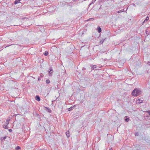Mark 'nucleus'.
<instances>
[{
    "mask_svg": "<svg viewBox=\"0 0 150 150\" xmlns=\"http://www.w3.org/2000/svg\"><path fill=\"white\" fill-rule=\"evenodd\" d=\"M139 134V133L138 132H136L135 133V135L136 136H137Z\"/></svg>",
    "mask_w": 150,
    "mask_h": 150,
    "instance_id": "19",
    "label": "nucleus"
},
{
    "mask_svg": "<svg viewBox=\"0 0 150 150\" xmlns=\"http://www.w3.org/2000/svg\"><path fill=\"white\" fill-rule=\"evenodd\" d=\"M96 1V0H94V1Z\"/></svg>",
    "mask_w": 150,
    "mask_h": 150,
    "instance_id": "29",
    "label": "nucleus"
},
{
    "mask_svg": "<svg viewBox=\"0 0 150 150\" xmlns=\"http://www.w3.org/2000/svg\"><path fill=\"white\" fill-rule=\"evenodd\" d=\"M141 93V91L138 88H136L133 90L132 95L134 96H137L140 95Z\"/></svg>",
    "mask_w": 150,
    "mask_h": 150,
    "instance_id": "1",
    "label": "nucleus"
},
{
    "mask_svg": "<svg viewBox=\"0 0 150 150\" xmlns=\"http://www.w3.org/2000/svg\"><path fill=\"white\" fill-rule=\"evenodd\" d=\"M15 149L16 150L20 149H21V147L19 146H17L16 147Z\"/></svg>",
    "mask_w": 150,
    "mask_h": 150,
    "instance_id": "13",
    "label": "nucleus"
},
{
    "mask_svg": "<svg viewBox=\"0 0 150 150\" xmlns=\"http://www.w3.org/2000/svg\"><path fill=\"white\" fill-rule=\"evenodd\" d=\"M75 106V105H74L72 107H71V108H69V111L71 110H72L73 108H74Z\"/></svg>",
    "mask_w": 150,
    "mask_h": 150,
    "instance_id": "12",
    "label": "nucleus"
},
{
    "mask_svg": "<svg viewBox=\"0 0 150 150\" xmlns=\"http://www.w3.org/2000/svg\"><path fill=\"white\" fill-rule=\"evenodd\" d=\"M94 66L93 65H91V67L92 68V70H93V69H94V68L93 67Z\"/></svg>",
    "mask_w": 150,
    "mask_h": 150,
    "instance_id": "21",
    "label": "nucleus"
},
{
    "mask_svg": "<svg viewBox=\"0 0 150 150\" xmlns=\"http://www.w3.org/2000/svg\"><path fill=\"white\" fill-rule=\"evenodd\" d=\"M6 136L2 137L1 138V139L2 141H3L6 138Z\"/></svg>",
    "mask_w": 150,
    "mask_h": 150,
    "instance_id": "9",
    "label": "nucleus"
},
{
    "mask_svg": "<svg viewBox=\"0 0 150 150\" xmlns=\"http://www.w3.org/2000/svg\"><path fill=\"white\" fill-rule=\"evenodd\" d=\"M125 121L127 122H128L129 121V119L128 118H126L125 119Z\"/></svg>",
    "mask_w": 150,
    "mask_h": 150,
    "instance_id": "16",
    "label": "nucleus"
},
{
    "mask_svg": "<svg viewBox=\"0 0 150 150\" xmlns=\"http://www.w3.org/2000/svg\"><path fill=\"white\" fill-rule=\"evenodd\" d=\"M142 102H143V100H140L139 99H137V103H142Z\"/></svg>",
    "mask_w": 150,
    "mask_h": 150,
    "instance_id": "4",
    "label": "nucleus"
},
{
    "mask_svg": "<svg viewBox=\"0 0 150 150\" xmlns=\"http://www.w3.org/2000/svg\"><path fill=\"white\" fill-rule=\"evenodd\" d=\"M46 82L47 84H48L50 82V81L49 80H47L46 81Z\"/></svg>",
    "mask_w": 150,
    "mask_h": 150,
    "instance_id": "14",
    "label": "nucleus"
},
{
    "mask_svg": "<svg viewBox=\"0 0 150 150\" xmlns=\"http://www.w3.org/2000/svg\"><path fill=\"white\" fill-rule=\"evenodd\" d=\"M122 11V10H120L119 11H118L117 12V13H121V12H123V11Z\"/></svg>",
    "mask_w": 150,
    "mask_h": 150,
    "instance_id": "15",
    "label": "nucleus"
},
{
    "mask_svg": "<svg viewBox=\"0 0 150 150\" xmlns=\"http://www.w3.org/2000/svg\"><path fill=\"white\" fill-rule=\"evenodd\" d=\"M149 19V17L148 16H147V17H146V19L143 22V23H144L146 21H147Z\"/></svg>",
    "mask_w": 150,
    "mask_h": 150,
    "instance_id": "10",
    "label": "nucleus"
},
{
    "mask_svg": "<svg viewBox=\"0 0 150 150\" xmlns=\"http://www.w3.org/2000/svg\"><path fill=\"white\" fill-rule=\"evenodd\" d=\"M96 1V0H94V1Z\"/></svg>",
    "mask_w": 150,
    "mask_h": 150,
    "instance_id": "30",
    "label": "nucleus"
},
{
    "mask_svg": "<svg viewBox=\"0 0 150 150\" xmlns=\"http://www.w3.org/2000/svg\"><path fill=\"white\" fill-rule=\"evenodd\" d=\"M36 100L37 101H39L40 100V97L38 96H36L35 97Z\"/></svg>",
    "mask_w": 150,
    "mask_h": 150,
    "instance_id": "5",
    "label": "nucleus"
},
{
    "mask_svg": "<svg viewBox=\"0 0 150 150\" xmlns=\"http://www.w3.org/2000/svg\"><path fill=\"white\" fill-rule=\"evenodd\" d=\"M9 122L5 123L3 126V127L5 129H7L8 128V125L9 124Z\"/></svg>",
    "mask_w": 150,
    "mask_h": 150,
    "instance_id": "3",
    "label": "nucleus"
},
{
    "mask_svg": "<svg viewBox=\"0 0 150 150\" xmlns=\"http://www.w3.org/2000/svg\"><path fill=\"white\" fill-rule=\"evenodd\" d=\"M96 1V0H94V1Z\"/></svg>",
    "mask_w": 150,
    "mask_h": 150,
    "instance_id": "31",
    "label": "nucleus"
},
{
    "mask_svg": "<svg viewBox=\"0 0 150 150\" xmlns=\"http://www.w3.org/2000/svg\"><path fill=\"white\" fill-rule=\"evenodd\" d=\"M97 30L99 33H100L101 31V28L99 26H98Z\"/></svg>",
    "mask_w": 150,
    "mask_h": 150,
    "instance_id": "6",
    "label": "nucleus"
},
{
    "mask_svg": "<svg viewBox=\"0 0 150 150\" xmlns=\"http://www.w3.org/2000/svg\"><path fill=\"white\" fill-rule=\"evenodd\" d=\"M110 150H112V149H110Z\"/></svg>",
    "mask_w": 150,
    "mask_h": 150,
    "instance_id": "27",
    "label": "nucleus"
},
{
    "mask_svg": "<svg viewBox=\"0 0 150 150\" xmlns=\"http://www.w3.org/2000/svg\"><path fill=\"white\" fill-rule=\"evenodd\" d=\"M48 52L47 51H45V53L44 54L45 55V56H47L48 55Z\"/></svg>",
    "mask_w": 150,
    "mask_h": 150,
    "instance_id": "11",
    "label": "nucleus"
},
{
    "mask_svg": "<svg viewBox=\"0 0 150 150\" xmlns=\"http://www.w3.org/2000/svg\"><path fill=\"white\" fill-rule=\"evenodd\" d=\"M10 121V119L8 118L6 120V123H8V122H9V121Z\"/></svg>",
    "mask_w": 150,
    "mask_h": 150,
    "instance_id": "20",
    "label": "nucleus"
},
{
    "mask_svg": "<svg viewBox=\"0 0 150 150\" xmlns=\"http://www.w3.org/2000/svg\"><path fill=\"white\" fill-rule=\"evenodd\" d=\"M8 130L10 132H11L12 131V130L11 129H9Z\"/></svg>",
    "mask_w": 150,
    "mask_h": 150,
    "instance_id": "23",
    "label": "nucleus"
},
{
    "mask_svg": "<svg viewBox=\"0 0 150 150\" xmlns=\"http://www.w3.org/2000/svg\"><path fill=\"white\" fill-rule=\"evenodd\" d=\"M149 65H150V62H149Z\"/></svg>",
    "mask_w": 150,
    "mask_h": 150,
    "instance_id": "26",
    "label": "nucleus"
},
{
    "mask_svg": "<svg viewBox=\"0 0 150 150\" xmlns=\"http://www.w3.org/2000/svg\"><path fill=\"white\" fill-rule=\"evenodd\" d=\"M20 0H16L14 3V4H16L20 2Z\"/></svg>",
    "mask_w": 150,
    "mask_h": 150,
    "instance_id": "7",
    "label": "nucleus"
},
{
    "mask_svg": "<svg viewBox=\"0 0 150 150\" xmlns=\"http://www.w3.org/2000/svg\"><path fill=\"white\" fill-rule=\"evenodd\" d=\"M147 112H148L149 115H150V111H147Z\"/></svg>",
    "mask_w": 150,
    "mask_h": 150,
    "instance_id": "25",
    "label": "nucleus"
},
{
    "mask_svg": "<svg viewBox=\"0 0 150 150\" xmlns=\"http://www.w3.org/2000/svg\"><path fill=\"white\" fill-rule=\"evenodd\" d=\"M43 76V75L42 73H41L40 74V77H42Z\"/></svg>",
    "mask_w": 150,
    "mask_h": 150,
    "instance_id": "17",
    "label": "nucleus"
},
{
    "mask_svg": "<svg viewBox=\"0 0 150 150\" xmlns=\"http://www.w3.org/2000/svg\"><path fill=\"white\" fill-rule=\"evenodd\" d=\"M66 135L68 137H69V132L68 131L66 132Z\"/></svg>",
    "mask_w": 150,
    "mask_h": 150,
    "instance_id": "8",
    "label": "nucleus"
},
{
    "mask_svg": "<svg viewBox=\"0 0 150 150\" xmlns=\"http://www.w3.org/2000/svg\"><path fill=\"white\" fill-rule=\"evenodd\" d=\"M105 40V39H104L103 40H101L100 41V44H102L103 43V42H104V40Z\"/></svg>",
    "mask_w": 150,
    "mask_h": 150,
    "instance_id": "18",
    "label": "nucleus"
},
{
    "mask_svg": "<svg viewBox=\"0 0 150 150\" xmlns=\"http://www.w3.org/2000/svg\"><path fill=\"white\" fill-rule=\"evenodd\" d=\"M91 5V4H89V5Z\"/></svg>",
    "mask_w": 150,
    "mask_h": 150,
    "instance_id": "28",
    "label": "nucleus"
},
{
    "mask_svg": "<svg viewBox=\"0 0 150 150\" xmlns=\"http://www.w3.org/2000/svg\"><path fill=\"white\" fill-rule=\"evenodd\" d=\"M41 78L40 77H39L38 78V81H40V80H41Z\"/></svg>",
    "mask_w": 150,
    "mask_h": 150,
    "instance_id": "22",
    "label": "nucleus"
},
{
    "mask_svg": "<svg viewBox=\"0 0 150 150\" xmlns=\"http://www.w3.org/2000/svg\"><path fill=\"white\" fill-rule=\"evenodd\" d=\"M92 18H90V19H88L87 21H89L90 20H92Z\"/></svg>",
    "mask_w": 150,
    "mask_h": 150,
    "instance_id": "24",
    "label": "nucleus"
},
{
    "mask_svg": "<svg viewBox=\"0 0 150 150\" xmlns=\"http://www.w3.org/2000/svg\"><path fill=\"white\" fill-rule=\"evenodd\" d=\"M50 71L49 72V76H52L53 73V69L51 68L50 69Z\"/></svg>",
    "mask_w": 150,
    "mask_h": 150,
    "instance_id": "2",
    "label": "nucleus"
}]
</instances>
